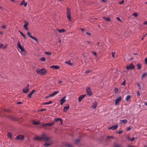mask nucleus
I'll return each mask as SVG.
<instances>
[{"instance_id":"0eeeda50","label":"nucleus","mask_w":147,"mask_h":147,"mask_svg":"<svg viewBox=\"0 0 147 147\" xmlns=\"http://www.w3.org/2000/svg\"><path fill=\"white\" fill-rule=\"evenodd\" d=\"M135 67V66L133 65L132 63L130 64L129 65H127L126 66V68L127 69H133Z\"/></svg>"},{"instance_id":"c03bdc74","label":"nucleus","mask_w":147,"mask_h":147,"mask_svg":"<svg viewBox=\"0 0 147 147\" xmlns=\"http://www.w3.org/2000/svg\"><path fill=\"white\" fill-rule=\"evenodd\" d=\"M143 77H145L147 76V74L146 73H144L142 75Z\"/></svg>"},{"instance_id":"5fc2aeb1","label":"nucleus","mask_w":147,"mask_h":147,"mask_svg":"<svg viewBox=\"0 0 147 147\" xmlns=\"http://www.w3.org/2000/svg\"><path fill=\"white\" fill-rule=\"evenodd\" d=\"M125 79L124 81L122 83V85H123L124 86L125 85Z\"/></svg>"},{"instance_id":"a211bd4d","label":"nucleus","mask_w":147,"mask_h":147,"mask_svg":"<svg viewBox=\"0 0 147 147\" xmlns=\"http://www.w3.org/2000/svg\"><path fill=\"white\" fill-rule=\"evenodd\" d=\"M54 120L55 121H60V123H61V125L62 124L63 121H62V119L61 118H57V119H55Z\"/></svg>"},{"instance_id":"4d7b16f0","label":"nucleus","mask_w":147,"mask_h":147,"mask_svg":"<svg viewBox=\"0 0 147 147\" xmlns=\"http://www.w3.org/2000/svg\"><path fill=\"white\" fill-rule=\"evenodd\" d=\"M47 109H41L39 111H45Z\"/></svg>"},{"instance_id":"b1692460","label":"nucleus","mask_w":147,"mask_h":147,"mask_svg":"<svg viewBox=\"0 0 147 147\" xmlns=\"http://www.w3.org/2000/svg\"><path fill=\"white\" fill-rule=\"evenodd\" d=\"M53 101H50L48 102H44L42 103V104L43 105H47L50 104L52 103Z\"/></svg>"},{"instance_id":"a19ab883","label":"nucleus","mask_w":147,"mask_h":147,"mask_svg":"<svg viewBox=\"0 0 147 147\" xmlns=\"http://www.w3.org/2000/svg\"><path fill=\"white\" fill-rule=\"evenodd\" d=\"M34 139L35 140H41L40 139V137H35L34 138Z\"/></svg>"},{"instance_id":"f704fd0d","label":"nucleus","mask_w":147,"mask_h":147,"mask_svg":"<svg viewBox=\"0 0 147 147\" xmlns=\"http://www.w3.org/2000/svg\"><path fill=\"white\" fill-rule=\"evenodd\" d=\"M114 147H123V146L119 144H117L114 145Z\"/></svg>"},{"instance_id":"052dcab7","label":"nucleus","mask_w":147,"mask_h":147,"mask_svg":"<svg viewBox=\"0 0 147 147\" xmlns=\"http://www.w3.org/2000/svg\"><path fill=\"white\" fill-rule=\"evenodd\" d=\"M145 63L147 64V58H146L145 59Z\"/></svg>"},{"instance_id":"603ef678","label":"nucleus","mask_w":147,"mask_h":147,"mask_svg":"<svg viewBox=\"0 0 147 147\" xmlns=\"http://www.w3.org/2000/svg\"><path fill=\"white\" fill-rule=\"evenodd\" d=\"M91 70H87V71H86L85 72V73H88L90 72H91Z\"/></svg>"},{"instance_id":"2eb2a0df","label":"nucleus","mask_w":147,"mask_h":147,"mask_svg":"<svg viewBox=\"0 0 147 147\" xmlns=\"http://www.w3.org/2000/svg\"><path fill=\"white\" fill-rule=\"evenodd\" d=\"M85 96V95H80L78 98V101L80 102L82 100L84 97Z\"/></svg>"},{"instance_id":"9d476101","label":"nucleus","mask_w":147,"mask_h":147,"mask_svg":"<svg viewBox=\"0 0 147 147\" xmlns=\"http://www.w3.org/2000/svg\"><path fill=\"white\" fill-rule=\"evenodd\" d=\"M7 117L14 121H17V120L16 117L13 115H9L7 116Z\"/></svg>"},{"instance_id":"c9c22d12","label":"nucleus","mask_w":147,"mask_h":147,"mask_svg":"<svg viewBox=\"0 0 147 147\" xmlns=\"http://www.w3.org/2000/svg\"><path fill=\"white\" fill-rule=\"evenodd\" d=\"M65 63H67V64H68L69 65H72V63H71L70 62V61H66L65 62Z\"/></svg>"},{"instance_id":"09e8293b","label":"nucleus","mask_w":147,"mask_h":147,"mask_svg":"<svg viewBox=\"0 0 147 147\" xmlns=\"http://www.w3.org/2000/svg\"><path fill=\"white\" fill-rule=\"evenodd\" d=\"M116 18L117 20L119 21H121V20L120 18L118 17H116Z\"/></svg>"},{"instance_id":"7c9ffc66","label":"nucleus","mask_w":147,"mask_h":147,"mask_svg":"<svg viewBox=\"0 0 147 147\" xmlns=\"http://www.w3.org/2000/svg\"><path fill=\"white\" fill-rule=\"evenodd\" d=\"M114 137H113V136H108L107 137V140L110 139H113L114 138Z\"/></svg>"},{"instance_id":"e433bc0d","label":"nucleus","mask_w":147,"mask_h":147,"mask_svg":"<svg viewBox=\"0 0 147 147\" xmlns=\"http://www.w3.org/2000/svg\"><path fill=\"white\" fill-rule=\"evenodd\" d=\"M40 60L42 61H45V57H43L40 59Z\"/></svg>"},{"instance_id":"e2e57ef3","label":"nucleus","mask_w":147,"mask_h":147,"mask_svg":"<svg viewBox=\"0 0 147 147\" xmlns=\"http://www.w3.org/2000/svg\"><path fill=\"white\" fill-rule=\"evenodd\" d=\"M131 129V128L130 127H128L127 129V131H129Z\"/></svg>"},{"instance_id":"20e7f679","label":"nucleus","mask_w":147,"mask_h":147,"mask_svg":"<svg viewBox=\"0 0 147 147\" xmlns=\"http://www.w3.org/2000/svg\"><path fill=\"white\" fill-rule=\"evenodd\" d=\"M29 84H28L27 86H26L24 88L22 89V91H23V92L24 93H28L29 91Z\"/></svg>"},{"instance_id":"ddd939ff","label":"nucleus","mask_w":147,"mask_h":147,"mask_svg":"<svg viewBox=\"0 0 147 147\" xmlns=\"http://www.w3.org/2000/svg\"><path fill=\"white\" fill-rule=\"evenodd\" d=\"M50 67L51 68L55 69H59L60 67L59 66L57 65H53L51 66Z\"/></svg>"},{"instance_id":"79ce46f5","label":"nucleus","mask_w":147,"mask_h":147,"mask_svg":"<svg viewBox=\"0 0 147 147\" xmlns=\"http://www.w3.org/2000/svg\"><path fill=\"white\" fill-rule=\"evenodd\" d=\"M45 54L47 55H51V53L48 52H45Z\"/></svg>"},{"instance_id":"4c0bfd02","label":"nucleus","mask_w":147,"mask_h":147,"mask_svg":"<svg viewBox=\"0 0 147 147\" xmlns=\"http://www.w3.org/2000/svg\"><path fill=\"white\" fill-rule=\"evenodd\" d=\"M65 146H67L68 147H72L71 145V144H69L68 143L66 144H65Z\"/></svg>"},{"instance_id":"bf43d9fd","label":"nucleus","mask_w":147,"mask_h":147,"mask_svg":"<svg viewBox=\"0 0 147 147\" xmlns=\"http://www.w3.org/2000/svg\"><path fill=\"white\" fill-rule=\"evenodd\" d=\"M135 138L134 137H133L132 138H131V139H130V141H133L134 139H135Z\"/></svg>"},{"instance_id":"58836bf2","label":"nucleus","mask_w":147,"mask_h":147,"mask_svg":"<svg viewBox=\"0 0 147 147\" xmlns=\"http://www.w3.org/2000/svg\"><path fill=\"white\" fill-rule=\"evenodd\" d=\"M138 14L137 13H134L132 14V16H134L135 17H136L138 16Z\"/></svg>"},{"instance_id":"ea45409f","label":"nucleus","mask_w":147,"mask_h":147,"mask_svg":"<svg viewBox=\"0 0 147 147\" xmlns=\"http://www.w3.org/2000/svg\"><path fill=\"white\" fill-rule=\"evenodd\" d=\"M137 66L138 67V69H140L141 68L140 65L139 64H137Z\"/></svg>"},{"instance_id":"69168bd1","label":"nucleus","mask_w":147,"mask_h":147,"mask_svg":"<svg viewBox=\"0 0 147 147\" xmlns=\"http://www.w3.org/2000/svg\"><path fill=\"white\" fill-rule=\"evenodd\" d=\"M144 24L146 25L147 26V21H145L143 24Z\"/></svg>"},{"instance_id":"473e14b6","label":"nucleus","mask_w":147,"mask_h":147,"mask_svg":"<svg viewBox=\"0 0 147 147\" xmlns=\"http://www.w3.org/2000/svg\"><path fill=\"white\" fill-rule=\"evenodd\" d=\"M19 32L21 34V35L24 37V38H25V39H26V36H25V35H24V34L21 31H20L19 30Z\"/></svg>"},{"instance_id":"aec40b11","label":"nucleus","mask_w":147,"mask_h":147,"mask_svg":"<svg viewBox=\"0 0 147 147\" xmlns=\"http://www.w3.org/2000/svg\"><path fill=\"white\" fill-rule=\"evenodd\" d=\"M56 30H58V32L61 33L64 32L65 31V30L63 29H56Z\"/></svg>"},{"instance_id":"2f4dec72","label":"nucleus","mask_w":147,"mask_h":147,"mask_svg":"<svg viewBox=\"0 0 147 147\" xmlns=\"http://www.w3.org/2000/svg\"><path fill=\"white\" fill-rule=\"evenodd\" d=\"M43 145L45 146H51V144L49 143H45Z\"/></svg>"},{"instance_id":"1a4fd4ad","label":"nucleus","mask_w":147,"mask_h":147,"mask_svg":"<svg viewBox=\"0 0 147 147\" xmlns=\"http://www.w3.org/2000/svg\"><path fill=\"white\" fill-rule=\"evenodd\" d=\"M90 87H87L86 89V92L88 95L90 96L92 94V92L91 90L90 89Z\"/></svg>"},{"instance_id":"393cba45","label":"nucleus","mask_w":147,"mask_h":147,"mask_svg":"<svg viewBox=\"0 0 147 147\" xmlns=\"http://www.w3.org/2000/svg\"><path fill=\"white\" fill-rule=\"evenodd\" d=\"M65 98L66 97L65 96H64L60 100V102H65L66 101V100L65 99Z\"/></svg>"},{"instance_id":"f03ea898","label":"nucleus","mask_w":147,"mask_h":147,"mask_svg":"<svg viewBox=\"0 0 147 147\" xmlns=\"http://www.w3.org/2000/svg\"><path fill=\"white\" fill-rule=\"evenodd\" d=\"M40 138L41 140L45 139L47 141L51 140V138L47 137L46 135L45 134H42Z\"/></svg>"},{"instance_id":"c85d7f7f","label":"nucleus","mask_w":147,"mask_h":147,"mask_svg":"<svg viewBox=\"0 0 147 147\" xmlns=\"http://www.w3.org/2000/svg\"><path fill=\"white\" fill-rule=\"evenodd\" d=\"M25 23L23 26V27H27L28 24V22L26 20L25 21Z\"/></svg>"},{"instance_id":"49530a36","label":"nucleus","mask_w":147,"mask_h":147,"mask_svg":"<svg viewBox=\"0 0 147 147\" xmlns=\"http://www.w3.org/2000/svg\"><path fill=\"white\" fill-rule=\"evenodd\" d=\"M115 91L116 92H117L118 91V89L117 88L115 87Z\"/></svg>"},{"instance_id":"5701e85b","label":"nucleus","mask_w":147,"mask_h":147,"mask_svg":"<svg viewBox=\"0 0 147 147\" xmlns=\"http://www.w3.org/2000/svg\"><path fill=\"white\" fill-rule=\"evenodd\" d=\"M80 140L81 139L80 138L76 139L75 142V144H78L79 143L80 141Z\"/></svg>"},{"instance_id":"8fccbe9b","label":"nucleus","mask_w":147,"mask_h":147,"mask_svg":"<svg viewBox=\"0 0 147 147\" xmlns=\"http://www.w3.org/2000/svg\"><path fill=\"white\" fill-rule=\"evenodd\" d=\"M51 97V94H50V95H49V96H46V97H45V99H47V98H49V97Z\"/></svg>"},{"instance_id":"bb28decb","label":"nucleus","mask_w":147,"mask_h":147,"mask_svg":"<svg viewBox=\"0 0 147 147\" xmlns=\"http://www.w3.org/2000/svg\"><path fill=\"white\" fill-rule=\"evenodd\" d=\"M27 3H25V2L24 1V0H23L22 1V2H21L20 5H23L25 7H26L27 5Z\"/></svg>"},{"instance_id":"9b49d317","label":"nucleus","mask_w":147,"mask_h":147,"mask_svg":"<svg viewBox=\"0 0 147 147\" xmlns=\"http://www.w3.org/2000/svg\"><path fill=\"white\" fill-rule=\"evenodd\" d=\"M121 99V96H119L118 98H117L115 100V103L116 105H117L119 103Z\"/></svg>"},{"instance_id":"3c124183","label":"nucleus","mask_w":147,"mask_h":147,"mask_svg":"<svg viewBox=\"0 0 147 147\" xmlns=\"http://www.w3.org/2000/svg\"><path fill=\"white\" fill-rule=\"evenodd\" d=\"M27 34L30 37V36H32L31 35V34L29 32H27Z\"/></svg>"},{"instance_id":"f257e3e1","label":"nucleus","mask_w":147,"mask_h":147,"mask_svg":"<svg viewBox=\"0 0 147 147\" xmlns=\"http://www.w3.org/2000/svg\"><path fill=\"white\" fill-rule=\"evenodd\" d=\"M17 46L21 50V52L23 54H25V51L23 47L21 45L19 41H18V43Z\"/></svg>"},{"instance_id":"f8f14e48","label":"nucleus","mask_w":147,"mask_h":147,"mask_svg":"<svg viewBox=\"0 0 147 147\" xmlns=\"http://www.w3.org/2000/svg\"><path fill=\"white\" fill-rule=\"evenodd\" d=\"M36 92V91L34 89H33V90L30 93H29V94H28V98H30L31 97V96L32 95V94H33V93Z\"/></svg>"},{"instance_id":"f3484780","label":"nucleus","mask_w":147,"mask_h":147,"mask_svg":"<svg viewBox=\"0 0 147 147\" xmlns=\"http://www.w3.org/2000/svg\"><path fill=\"white\" fill-rule=\"evenodd\" d=\"M47 73V70L45 68V70H43L40 73V74L42 76L44 75L45 74Z\"/></svg>"},{"instance_id":"4be33fe9","label":"nucleus","mask_w":147,"mask_h":147,"mask_svg":"<svg viewBox=\"0 0 147 147\" xmlns=\"http://www.w3.org/2000/svg\"><path fill=\"white\" fill-rule=\"evenodd\" d=\"M131 98V96L130 95H128L125 98V100L127 101H128Z\"/></svg>"},{"instance_id":"cd10ccee","label":"nucleus","mask_w":147,"mask_h":147,"mask_svg":"<svg viewBox=\"0 0 147 147\" xmlns=\"http://www.w3.org/2000/svg\"><path fill=\"white\" fill-rule=\"evenodd\" d=\"M103 18L107 22H109L110 21V19L109 18L105 16L103 17Z\"/></svg>"},{"instance_id":"4468645a","label":"nucleus","mask_w":147,"mask_h":147,"mask_svg":"<svg viewBox=\"0 0 147 147\" xmlns=\"http://www.w3.org/2000/svg\"><path fill=\"white\" fill-rule=\"evenodd\" d=\"M69 108V105L67 104L66 106H64L63 111L64 112H66L67 111V109Z\"/></svg>"},{"instance_id":"774afa93","label":"nucleus","mask_w":147,"mask_h":147,"mask_svg":"<svg viewBox=\"0 0 147 147\" xmlns=\"http://www.w3.org/2000/svg\"><path fill=\"white\" fill-rule=\"evenodd\" d=\"M80 29L82 31V32H84V28H81Z\"/></svg>"},{"instance_id":"c756f323","label":"nucleus","mask_w":147,"mask_h":147,"mask_svg":"<svg viewBox=\"0 0 147 147\" xmlns=\"http://www.w3.org/2000/svg\"><path fill=\"white\" fill-rule=\"evenodd\" d=\"M122 121V123H123L124 124H126L127 123V121L126 119H123L122 121L121 120H120V121Z\"/></svg>"},{"instance_id":"412c9836","label":"nucleus","mask_w":147,"mask_h":147,"mask_svg":"<svg viewBox=\"0 0 147 147\" xmlns=\"http://www.w3.org/2000/svg\"><path fill=\"white\" fill-rule=\"evenodd\" d=\"M33 124L34 125H37L40 123L39 121H32Z\"/></svg>"},{"instance_id":"7ed1b4c3","label":"nucleus","mask_w":147,"mask_h":147,"mask_svg":"<svg viewBox=\"0 0 147 147\" xmlns=\"http://www.w3.org/2000/svg\"><path fill=\"white\" fill-rule=\"evenodd\" d=\"M67 11L66 13H67V17L69 20H70L71 19V12L70 9L68 7L67 8Z\"/></svg>"},{"instance_id":"0e129e2a","label":"nucleus","mask_w":147,"mask_h":147,"mask_svg":"<svg viewBox=\"0 0 147 147\" xmlns=\"http://www.w3.org/2000/svg\"><path fill=\"white\" fill-rule=\"evenodd\" d=\"M4 111H6L8 112H9L10 111L9 110H7V109H4Z\"/></svg>"},{"instance_id":"680f3d73","label":"nucleus","mask_w":147,"mask_h":147,"mask_svg":"<svg viewBox=\"0 0 147 147\" xmlns=\"http://www.w3.org/2000/svg\"><path fill=\"white\" fill-rule=\"evenodd\" d=\"M3 45L2 43H0V49L3 47Z\"/></svg>"},{"instance_id":"6e6552de","label":"nucleus","mask_w":147,"mask_h":147,"mask_svg":"<svg viewBox=\"0 0 147 147\" xmlns=\"http://www.w3.org/2000/svg\"><path fill=\"white\" fill-rule=\"evenodd\" d=\"M118 127V126L117 125H113L110 127H109L108 129L112 130H116L117 129Z\"/></svg>"},{"instance_id":"dca6fc26","label":"nucleus","mask_w":147,"mask_h":147,"mask_svg":"<svg viewBox=\"0 0 147 147\" xmlns=\"http://www.w3.org/2000/svg\"><path fill=\"white\" fill-rule=\"evenodd\" d=\"M44 70H45V68H43L40 69H38L36 70V72L40 74V73H41V71Z\"/></svg>"},{"instance_id":"72a5a7b5","label":"nucleus","mask_w":147,"mask_h":147,"mask_svg":"<svg viewBox=\"0 0 147 147\" xmlns=\"http://www.w3.org/2000/svg\"><path fill=\"white\" fill-rule=\"evenodd\" d=\"M7 136L8 137L11 138H12V134L10 132L7 133Z\"/></svg>"},{"instance_id":"6ab92c4d","label":"nucleus","mask_w":147,"mask_h":147,"mask_svg":"<svg viewBox=\"0 0 147 147\" xmlns=\"http://www.w3.org/2000/svg\"><path fill=\"white\" fill-rule=\"evenodd\" d=\"M97 103L96 102H94L92 106V108L94 109H95L97 106Z\"/></svg>"},{"instance_id":"6e6d98bb","label":"nucleus","mask_w":147,"mask_h":147,"mask_svg":"<svg viewBox=\"0 0 147 147\" xmlns=\"http://www.w3.org/2000/svg\"><path fill=\"white\" fill-rule=\"evenodd\" d=\"M137 95L138 96L140 95V92H139V91H137Z\"/></svg>"},{"instance_id":"13d9d810","label":"nucleus","mask_w":147,"mask_h":147,"mask_svg":"<svg viewBox=\"0 0 147 147\" xmlns=\"http://www.w3.org/2000/svg\"><path fill=\"white\" fill-rule=\"evenodd\" d=\"M2 28L4 29L6 28V26L5 25H3L2 26Z\"/></svg>"},{"instance_id":"423d86ee","label":"nucleus","mask_w":147,"mask_h":147,"mask_svg":"<svg viewBox=\"0 0 147 147\" xmlns=\"http://www.w3.org/2000/svg\"><path fill=\"white\" fill-rule=\"evenodd\" d=\"M24 136L23 135H19L17 136L16 139L20 140H23L24 139Z\"/></svg>"},{"instance_id":"39448f33","label":"nucleus","mask_w":147,"mask_h":147,"mask_svg":"<svg viewBox=\"0 0 147 147\" xmlns=\"http://www.w3.org/2000/svg\"><path fill=\"white\" fill-rule=\"evenodd\" d=\"M55 122H50L48 123H45L42 124L41 126L43 127H45L46 126H51L55 124Z\"/></svg>"},{"instance_id":"a18cd8bd","label":"nucleus","mask_w":147,"mask_h":147,"mask_svg":"<svg viewBox=\"0 0 147 147\" xmlns=\"http://www.w3.org/2000/svg\"><path fill=\"white\" fill-rule=\"evenodd\" d=\"M137 86L140 89L141 88V87L140 86V84L138 83L137 84Z\"/></svg>"},{"instance_id":"37998d69","label":"nucleus","mask_w":147,"mask_h":147,"mask_svg":"<svg viewBox=\"0 0 147 147\" xmlns=\"http://www.w3.org/2000/svg\"><path fill=\"white\" fill-rule=\"evenodd\" d=\"M115 52H112L111 54L112 56V57L114 58V55Z\"/></svg>"},{"instance_id":"de8ad7c7","label":"nucleus","mask_w":147,"mask_h":147,"mask_svg":"<svg viewBox=\"0 0 147 147\" xmlns=\"http://www.w3.org/2000/svg\"><path fill=\"white\" fill-rule=\"evenodd\" d=\"M92 53L95 56H96V53L94 51H92Z\"/></svg>"},{"instance_id":"338daca9","label":"nucleus","mask_w":147,"mask_h":147,"mask_svg":"<svg viewBox=\"0 0 147 147\" xmlns=\"http://www.w3.org/2000/svg\"><path fill=\"white\" fill-rule=\"evenodd\" d=\"M34 40H35L37 43H38V41L37 39L36 38H35L34 39Z\"/></svg>"},{"instance_id":"864d4df0","label":"nucleus","mask_w":147,"mask_h":147,"mask_svg":"<svg viewBox=\"0 0 147 147\" xmlns=\"http://www.w3.org/2000/svg\"><path fill=\"white\" fill-rule=\"evenodd\" d=\"M124 2V0H122V1L121 2H119V3L120 4H123V3Z\"/></svg>"},{"instance_id":"a878e982","label":"nucleus","mask_w":147,"mask_h":147,"mask_svg":"<svg viewBox=\"0 0 147 147\" xmlns=\"http://www.w3.org/2000/svg\"><path fill=\"white\" fill-rule=\"evenodd\" d=\"M59 92L58 91H56L53 92V93L51 94V97H53L55 95L57 94L58 93H59Z\"/></svg>"}]
</instances>
